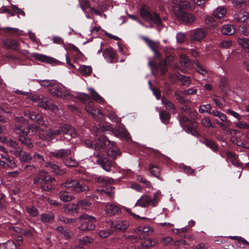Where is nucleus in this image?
<instances>
[{"label":"nucleus","mask_w":249,"mask_h":249,"mask_svg":"<svg viewBox=\"0 0 249 249\" xmlns=\"http://www.w3.org/2000/svg\"><path fill=\"white\" fill-rule=\"evenodd\" d=\"M85 144L87 147L94 150V155L97 157V163L107 172L111 170L114 161L108 157L115 160L121 155V151L104 135H97L94 141L86 140Z\"/></svg>","instance_id":"f257e3e1"},{"label":"nucleus","mask_w":249,"mask_h":249,"mask_svg":"<svg viewBox=\"0 0 249 249\" xmlns=\"http://www.w3.org/2000/svg\"><path fill=\"white\" fill-rule=\"evenodd\" d=\"M14 131L18 135V140L21 143L29 148L33 146L32 140L28 136L29 133L31 135L37 134L40 139L48 142L52 141L58 136L56 128H49L44 131L37 124L25 127L22 124H17L14 127Z\"/></svg>","instance_id":"f03ea898"},{"label":"nucleus","mask_w":249,"mask_h":249,"mask_svg":"<svg viewBox=\"0 0 249 249\" xmlns=\"http://www.w3.org/2000/svg\"><path fill=\"white\" fill-rule=\"evenodd\" d=\"M175 5L173 11L175 15L186 23H192L195 20V17L188 11L191 8V4L185 0H172Z\"/></svg>","instance_id":"7ed1b4c3"},{"label":"nucleus","mask_w":249,"mask_h":249,"mask_svg":"<svg viewBox=\"0 0 249 249\" xmlns=\"http://www.w3.org/2000/svg\"><path fill=\"white\" fill-rule=\"evenodd\" d=\"M55 178L51 177L46 172H41L36 176L33 183L36 187L40 189L41 192H49L54 189Z\"/></svg>","instance_id":"20e7f679"},{"label":"nucleus","mask_w":249,"mask_h":249,"mask_svg":"<svg viewBox=\"0 0 249 249\" xmlns=\"http://www.w3.org/2000/svg\"><path fill=\"white\" fill-rule=\"evenodd\" d=\"M80 223L77 227L78 235L81 236L84 233L93 230L96 228L97 219L90 215L84 213L78 218Z\"/></svg>","instance_id":"39448f33"},{"label":"nucleus","mask_w":249,"mask_h":249,"mask_svg":"<svg viewBox=\"0 0 249 249\" xmlns=\"http://www.w3.org/2000/svg\"><path fill=\"white\" fill-rule=\"evenodd\" d=\"M64 187L73 194H86L89 191V183L78 179H69L64 183Z\"/></svg>","instance_id":"423d86ee"},{"label":"nucleus","mask_w":249,"mask_h":249,"mask_svg":"<svg viewBox=\"0 0 249 249\" xmlns=\"http://www.w3.org/2000/svg\"><path fill=\"white\" fill-rule=\"evenodd\" d=\"M140 14L142 18L147 22L154 23L159 27L162 25L160 16L155 12H151L149 7L143 5L140 9Z\"/></svg>","instance_id":"0eeeda50"},{"label":"nucleus","mask_w":249,"mask_h":249,"mask_svg":"<svg viewBox=\"0 0 249 249\" xmlns=\"http://www.w3.org/2000/svg\"><path fill=\"white\" fill-rule=\"evenodd\" d=\"M79 98L82 101H88L85 109L94 119L98 121H100V120L102 119L103 114L100 110L96 107L94 102L90 100V97L88 94L82 93L79 96Z\"/></svg>","instance_id":"6e6552de"},{"label":"nucleus","mask_w":249,"mask_h":249,"mask_svg":"<svg viewBox=\"0 0 249 249\" xmlns=\"http://www.w3.org/2000/svg\"><path fill=\"white\" fill-rule=\"evenodd\" d=\"M160 194L158 192L154 194L152 198L148 195H142L136 202L135 206L145 208L149 205L156 207L159 201Z\"/></svg>","instance_id":"1a4fd4ad"},{"label":"nucleus","mask_w":249,"mask_h":249,"mask_svg":"<svg viewBox=\"0 0 249 249\" xmlns=\"http://www.w3.org/2000/svg\"><path fill=\"white\" fill-rule=\"evenodd\" d=\"M226 9L224 7H218L213 13V17L208 16L205 20L207 28L210 29H213L217 25V22L214 19L216 18L220 19L222 18L226 13Z\"/></svg>","instance_id":"9d476101"},{"label":"nucleus","mask_w":249,"mask_h":249,"mask_svg":"<svg viewBox=\"0 0 249 249\" xmlns=\"http://www.w3.org/2000/svg\"><path fill=\"white\" fill-rule=\"evenodd\" d=\"M47 90L51 95L57 97L69 99L70 96L63 86L55 82L49 87Z\"/></svg>","instance_id":"9b49d317"},{"label":"nucleus","mask_w":249,"mask_h":249,"mask_svg":"<svg viewBox=\"0 0 249 249\" xmlns=\"http://www.w3.org/2000/svg\"><path fill=\"white\" fill-rule=\"evenodd\" d=\"M56 130L58 135H63L64 138L68 141L77 136L76 129L69 124H64L56 128Z\"/></svg>","instance_id":"f8f14e48"},{"label":"nucleus","mask_w":249,"mask_h":249,"mask_svg":"<svg viewBox=\"0 0 249 249\" xmlns=\"http://www.w3.org/2000/svg\"><path fill=\"white\" fill-rule=\"evenodd\" d=\"M12 145L14 148V155L19 158L22 163H28L32 160V152L29 153L23 151L22 147L18 145L16 142H14Z\"/></svg>","instance_id":"ddd939ff"},{"label":"nucleus","mask_w":249,"mask_h":249,"mask_svg":"<svg viewBox=\"0 0 249 249\" xmlns=\"http://www.w3.org/2000/svg\"><path fill=\"white\" fill-rule=\"evenodd\" d=\"M129 225V222L127 220L120 218L112 221L110 227L114 232H124L127 230Z\"/></svg>","instance_id":"4468645a"},{"label":"nucleus","mask_w":249,"mask_h":249,"mask_svg":"<svg viewBox=\"0 0 249 249\" xmlns=\"http://www.w3.org/2000/svg\"><path fill=\"white\" fill-rule=\"evenodd\" d=\"M26 117L29 118L32 121H34L37 125L46 126L44 117L38 112L34 111H27L25 112Z\"/></svg>","instance_id":"2eb2a0df"},{"label":"nucleus","mask_w":249,"mask_h":249,"mask_svg":"<svg viewBox=\"0 0 249 249\" xmlns=\"http://www.w3.org/2000/svg\"><path fill=\"white\" fill-rule=\"evenodd\" d=\"M148 65L154 74L158 73L159 69L161 73L163 75L165 74L167 71L166 67L168 65L163 61H160L158 63L150 61L148 62Z\"/></svg>","instance_id":"dca6fc26"},{"label":"nucleus","mask_w":249,"mask_h":249,"mask_svg":"<svg viewBox=\"0 0 249 249\" xmlns=\"http://www.w3.org/2000/svg\"><path fill=\"white\" fill-rule=\"evenodd\" d=\"M50 154L52 157L58 159H61L63 160L67 157L71 156V150L68 148L60 149L51 151Z\"/></svg>","instance_id":"f3484780"},{"label":"nucleus","mask_w":249,"mask_h":249,"mask_svg":"<svg viewBox=\"0 0 249 249\" xmlns=\"http://www.w3.org/2000/svg\"><path fill=\"white\" fill-rule=\"evenodd\" d=\"M206 31L202 28H196L192 31L190 35V39L193 41H200L206 36Z\"/></svg>","instance_id":"a211bd4d"},{"label":"nucleus","mask_w":249,"mask_h":249,"mask_svg":"<svg viewBox=\"0 0 249 249\" xmlns=\"http://www.w3.org/2000/svg\"><path fill=\"white\" fill-rule=\"evenodd\" d=\"M105 211L109 216L119 215L122 213L121 206L118 204H107L106 205Z\"/></svg>","instance_id":"6ab92c4d"},{"label":"nucleus","mask_w":249,"mask_h":249,"mask_svg":"<svg viewBox=\"0 0 249 249\" xmlns=\"http://www.w3.org/2000/svg\"><path fill=\"white\" fill-rule=\"evenodd\" d=\"M38 105L39 107L45 109L52 110L53 111L58 109L57 107L53 104L52 101L45 97H43L39 100Z\"/></svg>","instance_id":"aec40b11"},{"label":"nucleus","mask_w":249,"mask_h":249,"mask_svg":"<svg viewBox=\"0 0 249 249\" xmlns=\"http://www.w3.org/2000/svg\"><path fill=\"white\" fill-rule=\"evenodd\" d=\"M249 13L245 11L241 10L235 13L233 20L235 22L245 23L249 21Z\"/></svg>","instance_id":"412c9836"},{"label":"nucleus","mask_w":249,"mask_h":249,"mask_svg":"<svg viewBox=\"0 0 249 249\" xmlns=\"http://www.w3.org/2000/svg\"><path fill=\"white\" fill-rule=\"evenodd\" d=\"M45 166L49 171L56 175H62L65 173V171L60 168V166L51 161L45 163Z\"/></svg>","instance_id":"4be33fe9"},{"label":"nucleus","mask_w":249,"mask_h":249,"mask_svg":"<svg viewBox=\"0 0 249 249\" xmlns=\"http://www.w3.org/2000/svg\"><path fill=\"white\" fill-rule=\"evenodd\" d=\"M139 240L137 236H129L128 241L130 243L126 249H142V247L140 245Z\"/></svg>","instance_id":"5701e85b"},{"label":"nucleus","mask_w":249,"mask_h":249,"mask_svg":"<svg viewBox=\"0 0 249 249\" xmlns=\"http://www.w3.org/2000/svg\"><path fill=\"white\" fill-rule=\"evenodd\" d=\"M32 56L41 62H46L49 64L53 63L56 61V60L53 58L37 53H32Z\"/></svg>","instance_id":"b1692460"},{"label":"nucleus","mask_w":249,"mask_h":249,"mask_svg":"<svg viewBox=\"0 0 249 249\" xmlns=\"http://www.w3.org/2000/svg\"><path fill=\"white\" fill-rule=\"evenodd\" d=\"M64 212L68 214L79 212V210L77 203H70L66 204L64 207Z\"/></svg>","instance_id":"393cba45"},{"label":"nucleus","mask_w":249,"mask_h":249,"mask_svg":"<svg viewBox=\"0 0 249 249\" xmlns=\"http://www.w3.org/2000/svg\"><path fill=\"white\" fill-rule=\"evenodd\" d=\"M103 55L105 59L112 63L115 57V53L113 48H107L104 51Z\"/></svg>","instance_id":"a878e982"},{"label":"nucleus","mask_w":249,"mask_h":249,"mask_svg":"<svg viewBox=\"0 0 249 249\" xmlns=\"http://www.w3.org/2000/svg\"><path fill=\"white\" fill-rule=\"evenodd\" d=\"M202 142L213 152H217L219 149V147L217 143L210 139L204 138Z\"/></svg>","instance_id":"bb28decb"},{"label":"nucleus","mask_w":249,"mask_h":249,"mask_svg":"<svg viewBox=\"0 0 249 249\" xmlns=\"http://www.w3.org/2000/svg\"><path fill=\"white\" fill-rule=\"evenodd\" d=\"M226 156L229 161L234 165L239 167L241 163L239 162L238 157L234 153L228 151L226 152Z\"/></svg>","instance_id":"cd10ccee"},{"label":"nucleus","mask_w":249,"mask_h":249,"mask_svg":"<svg viewBox=\"0 0 249 249\" xmlns=\"http://www.w3.org/2000/svg\"><path fill=\"white\" fill-rule=\"evenodd\" d=\"M54 215L53 213H42L40 215V220L44 223H50L53 222Z\"/></svg>","instance_id":"c85d7f7f"},{"label":"nucleus","mask_w":249,"mask_h":249,"mask_svg":"<svg viewBox=\"0 0 249 249\" xmlns=\"http://www.w3.org/2000/svg\"><path fill=\"white\" fill-rule=\"evenodd\" d=\"M221 31L223 35L231 36L234 34L235 29L233 25H224L222 26Z\"/></svg>","instance_id":"c756f323"},{"label":"nucleus","mask_w":249,"mask_h":249,"mask_svg":"<svg viewBox=\"0 0 249 249\" xmlns=\"http://www.w3.org/2000/svg\"><path fill=\"white\" fill-rule=\"evenodd\" d=\"M229 238L236 240V244L240 248H244L246 245H249V242L241 236H230Z\"/></svg>","instance_id":"7c9ffc66"},{"label":"nucleus","mask_w":249,"mask_h":249,"mask_svg":"<svg viewBox=\"0 0 249 249\" xmlns=\"http://www.w3.org/2000/svg\"><path fill=\"white\" fill-rule=\"evenodd\" d=\"M138 238L140 240V245L142 247V249L144 248H148L149 247H152L155 243V241L150 238H148V236L146 238H142V239H140V238Z\"/></svg>","instance_id":"2f4dec72"},{"label":"nucleus","mask_w":249,"mask_h":249,"mask_svg":"<svg viewBox=\"0 0 249 249\" xmlns=\"http://www.w3.org/2000/svg\"><path fill=\"white\" fill-rule=\"evenodd\" d=\"M160 168L159 166L153 163L149 165L148 171L153 176L159 178L160 173Z\"/></svg>","instance_id":"473e14b6"},{"label":"nucleus","mask_w":249,"mask_h":249,"mask_svg":"<svg viewBox=\"0 0 249 249\" xmlns=\"http://www.w3.org/2000/svg\"><path fill=\"white\" fill-rule=\"evenodd\" d=\"M63 161L67 166L69 167H75L78 165V162L71 155L63 160Z\"/></svg>","instance_id":"72a5a7b5"},{"label":"nucleus","mask_w":249,"mask_h":249,"mask_svg":"<svg viewBox=\"0 0 249 249\" xmlns=\"http://www.w3.org/2000/svg\"><path fill=\"white\" fill-rule=\"evenodd\" d=\"M153 232L154 230L151 227L144 226L142 228V230H140V233L138 238H140V239L146 238L148 234H151Z\"/></svg>","instance_id":"f704fd0d"},{"label":"nucleus","mask_w":249,"mask_h":249,"mask_svg":"<svg viewBox=\"0 0 249 249\" xmlns=\"http://www.w3.org/2000/svg\"><path fill=\"white\" fill-rule=\"evenodd\" d=\"M89 90L90 92V94L92 98L96 102L100 104H103L105 102L104 99L101 97L93 89L89 88Z\"/></svg>","instance_id":"c9c22d12"},{"label":"nucleus","mask_w":249,"mask_h":249,"mask_svg":"<svg viewBox=\"0 0 249 249\" xmlns=\"http://www.w3.org/2000/svg\"><path fill=\"white\" fill-rule=\"evenodd\" d=\"M59 198L63 202H68L74 198V196L70 195L68 191H61L59 194Z\"/></svg>","instance_id":"e433bc0d"},{"label":"nucleus","mask_w":249,"mask_h":249,"mask_svg":"<svg viewBox=\"0 0 249 249\" xmlns=\"http://www.w3.org/2000/svg\"><path fill=\"white\" fill-rule=\"evenodd\" d=\"M159 114L162 123L165 124H168L171 118L170 114L164 110H162L160 112Z\"/></svg>","instance_id":"4c0bfd02"},{"label":"nucleus","mask_w":249,"mask_h":249,"mask_svg":"<svg viewBox=\"0 0 249 249\" xmlns=\"http://www.w3.org/2000/svg\"><path fill=\"white\" fill-rule=\"evenodd\" d=\"M0 249H18L17 245L13 240H8L0 244Z\"/></svg>","instance_id":"58836bf2"},{"label":"nucleus","mask_w":249,"mask_h":249,"mask_svg":"<svg viewBox=\"0 0 249 249\" xmlns=\"http://www.w3.org/2000/svg\"><path fill=\"white\" fill-rule=\"evenodd\" d=\"M4 45L8 48L17 50L19 45V43L15 39H8L4 41Z\"/></svg>","instance_id":"ea45409f"},{"label":"nucleus","mask_w":249,"mask_h":249,"mask_svg":"<svg viewBox=\"0 0 249 249\" xmlns=\"http://www.w3.org/2000/svg\"><path fill=\"white\" fill-rule=\"evenodd\" d=\"M79 210H86L92 205L90 200L87 199H83L77 202Z\"/></svg>","instance_id":"a19ab883"},{"label":"nucleus","mask_w":249,"mask_h":249,"mask_svg":"<svg viewBox=\"0 0 249 249\" xmlns=\"http://www.w3.org/2000/svg\"><path fill=\"white\" fill-rule=\"evenodd\" d=\"M12 11L10 9H5V11L12 16H14V14L13 13V12H14L15 13L18 15H21L23 16H25V12L20 8H18L16 5H13L12 6Z\"/></svg>","instance_id":"79ce46f5"},{"label":"nucleus","mask_w":249,"mask_h":249,"mask_svg":"<svg viewBox=\"0 0 249 249\" xmlns=\"http://www.w3.org/2000/svg\"><path fill=\"white\" fill-rule=\"evenodd\" d=\"M26 211L30 216L32 217H35L39 214V212L37 208L34 206H27L26 207Z\"/></svg>","instance_id":"37998d69"},{"label":"nucleus","mask_w":249,"mask_h":249,"mask_svg":"<svg viewBox=\"0 0 249 249\" xmlns=\"http://www.w3.org/2000/svg\"><path fill=\"white\" fill-rule=\"evenodd\" d=\"M237 41L240 46L249 53V39L248 38H238Z\"/></svg>","instance_id":"c03bdc74"},{"label":"nucleus","mask_w":249,"mask_h":249,"mask_svg":"<svg viewBox=\"0 0 249 249\" xmlns=\"http://www.w3.org/2000/svg\"><path fill=\"white\" fill-rule=\"evenodd\" d=\"M32 160L38 163H42L44 161L43 156L36 152H32Z\"/></svg>","instance_id":"a18cd8bd"},{"label":"nucleus","mask_w":249,"mask_h":249,"mask_svg":"<svg viewBox=\"0 0 249 249\" xmlns=\"http://www.w3.org/2000/svg\"><path fill=\"white\" fill-rule=\"evenodd\" d=\"M162 104L164 105L166 108L168 110H174L176 111V108L174 104L168 100L165 97H162L161 99Z\"/></svg>","instance_id":"49530a36"},{"label":"nucleus","mask_w":249,"mask_h":249,"mask_svg":"<svg viewBox=\"0 0 249 249\" xmlns=\"http://www.w3.org/2000/svg\"><path fill=\"white\" fill-rule=\"evenodd\" d=\"M211 110L212 107L210 104L202 105L198 107V111L202 114L206 112L209 114H212Z\"/></svg>","instance_id":"de8ad7c7"},{"label":"nucleus","mask_w":249,"mask_h":249,"mask_svg":"<svg viewBox=\"0 0 249 249\" xmlns=\"http://www.w3.org/2000/svg\"><path fill=\"white\" fill-rule=\"evenodd\" d=\"M201 124L203 126L208 128L215 127V125L212 124L211 119L208 117H204L202 119Z\"/></svg>","instance_id":"09e8293b"},{"label":"nucleus","mask_w":249,"mask_h":249,"mask_svg":"<svg viewBox=\"0 0 249 249\" xmlns=\"http://www.w3.org/2000/svg\"><path fill=\"white\" fill-rule=\"evenodd\" d=\"M93 238L89 236H84L78 239V242L82 245H88L93 242Z\"/></svg>","instance_id":"8fccbe9b"},{"label":"nucleus","mask_w":249,"mask_h":249,"mask_svg":"<svg viewBox=\"0 0 249 249\" xmlns=\"http://www.w3.org/2000/svg\"><path fill=\"white\" fill-rule=\"evenodd\" d=\"M234 6L237 8L245 6L249 4V0H233Z\"/></svg>","instance_id":"3c124183"},{"label":"nucleus","mask_w":249,"mask_h":249,"mask_svg":"<svg viewBox=\"0 0 249 249\" xmlns=\"http://www.w3.org/2000/svg\"><path fill=\"white\" fill-rule=\"evenodd\" d=\"M114 231L110 228L107 230H102L99 231L98 235L100 237L105 238L109 236Z\"/></svg>","instance_id":"603ef678"},{"label":"nucleus","mask_w":249,"mask_h":249,"mask_svg":"<svg viewBox=\"0 0 249 249\" xmlns=\"http://www.w3.org/2000/svg\"><path fill=\"white\" fill-rule=\"evenodd\" d=\"M238 30L240 33L242 34L245 36L249 35V28L248 25L241 24L238 27Z\"/></svg>","instance_id":"864d4df0"},{"label":"nucleus","mask_w":249,"mask_h":249,"mask_svg":"<svg viewBox=\"0 0 249 249\" xmlns=\"http://www.w3.org/2000/svg\"><path fill=\"white\" fill-rule=\"evenodd\" d=\"M95 179L97 182L105 184H111L113 181V179L111 178H108L102 176L96 178Z\"/></svg>","instance_id":"5fc2aeb1"},{"label":"nucleus","mask_w":249,"mask_h":249,"mask_svg":"<svg viewBox=\"0 0 249 249\" xmlns=\"http://www.w3.org/2000/svg\"><path fill=\"white\" fill-rule=\"evenodd\" d=\"M1 159L5 160L7 161L8 162L10 165V168H12L13 167L16 166V164L14 161V159L13 157H10L8 155H1Z\"/></svg>","instance_id":"6e6d98bb"},{"label":"nucleus","mask_w":249,"mask_h":249,"mask_svg":"<svg viewBox=\"0 0 249 249\" xmlns=\"http://www.w3.org/2000/svg\"><path fill=\"white\" fill-rule=\"evenodd\" d=\"M232 45V42L230 40H223L219 43L218 46L220 49H228L230 48Z\"/></svg>","instance_id":"4d7b16f0"},{"label":"nucleus","mask_w":249,"mask_h":249,"mask_svg":"<svg viewBox=\"0 0 249 249\" xmlns=\"http://www.w3.org/2000/svg\"><path fill=\"white\" fill-rule=\"evenodd\" d=\"M137 180L141 183L145 184V187L147 188H150L151 187V184L149 181L147 180L144 177L141 175L137 176Z\"/></svg>","instance_id":"13d9d810"},{"label":"nucleus","mask_w":249,"mask_h":249,"mask_svg":"<svg viewBox=\"0 0 249 249\" xmlns=\"http://www.w3.org/2000/svg\"><path fill=\"white\" fill-rule=\"evenodd\" d=\"M80 70L81 72L84 75H89L92 72V69L90 66L83 65L82 66H81Z\"/></svg>","instance_id":"bf43d9fd"},{"label":"nucleus","mask_w":249,"mask_h":249,"mask_svg":"<svg viewBox=\"0 0 249 249\" xmlns=\"http://www.w3.org/2000/svg\"><path fill=\"white\" fill-rule=\"evenodd\" d=\"M3 31L10 35H16L19 34V30L15 28L6 27L3 29Z\"/></svg>","instance_id":"052dcab7"},{"label":"nucleus","mask_w":249,"mask_h":249,"mask_svg":"<svg viewBox=\"0 0 249 249\" xmlns=\"http://www.w3.org/2000/svg\"><path fill=\"white\" fill-rule=\"evenodd\" d=\"M176 38L177 42L180 43L184 42L186 40L185 34L182 32L178 33L177 34Z\"/></svg>","instance_id":"680f3d73"},{"label":"nucleus","mask_w":249,"mask_h":249,"mask_svg":"<svg viewBox=\"0 0 249 249\" xmlns=\"http://www.w3.org/2000/svg\"><path fill=\"white\" fill-rule=\"evenodd\" d=\"M196 66L198 72L200 74L205 75L207 72L205 68L199 62L197 61L196 62Z\"/></svg>","instance_id":"e2e57ef3"},{"label":"nucleus","mask_w":249,"mask_h":249,"mask_svg":"<svg viewBox=\"0 0 249 249\" xmlns=\"http://www.w3.org/2000/svg\"><path fill=\"white\" fill-rule=\"evenodd\" d=\"M24 170L28 173H34L36 171V167L34 165H26L24 166Z\"/></svg>","instance_id":"0e129e2a"},{"label":"nucleus","mask_w":249,"mask_h":249,"mask_svg":"<svg viewBox=\"0 0 249 249\" xmlns=\"http://www.w3.org/2000/svg\"><path fill=\"white\" fill-rule=\"evenodd\" d=\"M145 40L152 51H155L157 48V44L156 42L147 38L145 39Z\"/></svg>","instance_id":"69168bd1"},{"label":"nucleus","mask_w":249,"mask_h":249,"mask_svg":"<svg viewBox=\"0 0 249 249\" xmlns=\"http://www.w3.org/2000/svg\"><path fill=\"white\" fill-rule=\"evenodd\" d=\"M236 126L241 129H248L249 128V125L246 122L243 121L237 122Z\"/></svg>","instance_id":"338daca9"},{"label":"nucleus","mask_w":249,"mask_h":249,"mask_svg":"<svg viewBox=\"0 0 249 249\" xmlns=\"http://www.w3.org/2000/svg\"><path fill=\"white\" fill-rule=\"evenodd\" d=\"M227 86V79L223 77L221 79L220 81V87L222 91H224L226 90V88Z\"/></svg>","instance_id":"774afa93"}]
</instances>
